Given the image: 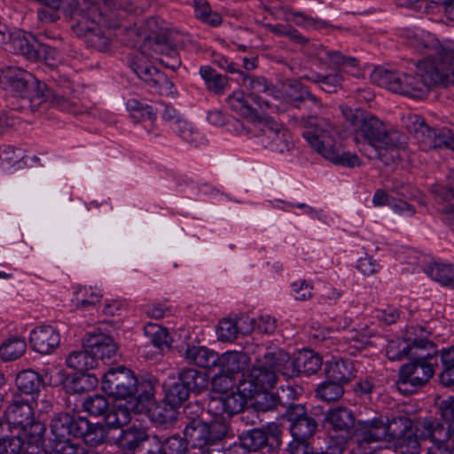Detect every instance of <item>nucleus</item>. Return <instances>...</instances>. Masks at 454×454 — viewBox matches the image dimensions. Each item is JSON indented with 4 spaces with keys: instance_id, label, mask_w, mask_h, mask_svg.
<instances>
[{
    "instance_id": "1",
    "label": "nucleus",
    "mask_w": 454,
    "mask_h": 454,
    "mask_svg": "<svg viewBox=\"0 0 454 454\" xmlns=\"http://www.w3.org/2000/svg\"><path fill=\"white\" fill-rule=\"evenodd\" d=\"M345 120L354 129V141L369 159L383 160L384 152L404 148L406 137L395 129H387L383 121L360 108H342Z\"/></svg>"
},
{
    "instance_id": "2",
    "label": "nucleus",
    "mask_w": 454,
    "mask_h": 454,
    "mask_svg": "<svg viewBox=\"0 0 454 454\" xmlns=\"http://www.w3.org/2000/svg\"><path fill=\"white\" fill-rule=\"evenodd\" d=\"M409 45L425 55L419 60L432 90L454 84V47L442 45L434 35H414Z\"/></svg>"
},
{
    "instance_id": "3",
    "label": "nucleus",
    "mask_w": 454,
    "mask_h": 454,
    "mask_svg": "<svg viewBox=\"0 0 454 454\" xmlns=\"http://www.w3.org/2000/svg\"><path fill=\"white\" fill-rule=\"evenodd\" d=\"M0 82L5 90L27 99L29 107L35 109L49 101L54 107L77 114L76 106L65 97L50 90L40 83L30 73L18 67H7L0 73Z\"/></svg>"
},
{
    "instance_id": "4",
    "label": "nucleus",
    "mask_w": 454,
    "mask_h": 454,
    "mask_svg": "<svg viewBox=\"0 0 454 454\" xmlns=\"http://www.w3.org/2000/svg\"><path fill=\"white\" fill-rule=\"evenodd\" d=\"M307 125L308 130L303 132V137L325 159L343 167L360 166L358 156L343 149L338 130L327 119L312 115L309 117Z\"/></svg>"
},
{
    "instance_id": "5",
    "label": "nucleus",
    "mask_w": 454,
    "mask_h": 454,
    "mask_svg": "<svg viewBox=\"0 0 454 454\" xmlns=\"http://www.w3.org/2000/svg\"><path fill=\"white\" fill-rule=\"evenodd\" d=\"M437 357L431 353H418L411 361L401 366L396 381L397 388L405 395L415 393L426 385L434 373Z\"/></svg>"
},
{
    "instance_id": "6",
    "label": "nucleus",
    "mask_w": 454,
    "mask_h": 454,
    "mask_svg": "<svg viewBox=\"0 0 454 454\" xmlns=\"http://www.w3.org/2000/svg\"><path fill=\"white\" fill-rule=\"evenodd\" d=\"M281 436L282 432L275 424L247 430L239 435V442L234 443L227 450V454H231L240 448L247 452L275 453L281 445Z\"/></svg>"
},
{
    "instance_id": "7",
    "label": "nucleus",
    "mask_w": 454,
    "mask_h": 454,
    "mask_svg": "<svg viewBox=\"0 0 454 454\" xmlns=\"http://www.w3.org/2000/svg\"><path fill=\"white\" fill-rule=\"evenodd\" d=\"M424 329L413 327L407 331L403 339H395L388 341L386 353L389 360L399 361L418 356L419 350H435V345L422 336Z\"/></svg>"
},
{
    "instance_id": "8",
    "label": "nucleus",
    "mask_w": 454,
    "mask_h": 454,
    "mask_svg": "<svg viewBox=\"0 0 454 454\" xmlns=\"http://www.w3.org/2000/svg\"><path fill=\"white\" fill-rule=\"evenodd\" d=\"M101 388L116 399H129L137 390L136 376L130 369L122 365L109 368L102 375Z\"/></svg>"
},
{
    "instance_id": "9",
    "label": "nucleus",
    "mask_w": 454,
    "mask_h": 454,
    "mask_svg": "<svg viewBox=\"0 0 454 454\" xmlns=\"http://www.w3.org/2000/svg\"><path fill=\"white\" fill-rule=\"evenodd\" d=\"M411 119L412 127L410 129L414 132V137L423 151L442 148L454 150V137L450 130L432 129L419 115Z\"/></svg>"
},
{
    "instance_id": "10",
    "label": "nucleus",
    "mask_w": 454,
    "mask_h": 454,
    "mask_svg": "<svg viewBox=\"0 0 454 454\" xmlns=\"http://www.w3.org/2000/svg\"><path fill=\"white\" fill-rule=\"evenodd\" d=\"M72 28L77 36L84 39L88 47L100 52H107L111 50L114 35L111 31L103 30L90 17L82 16L81 19H77Z\"/></svg>"
},
{
    "instance_id": "11",
    "label": "nucleus",
    "mask_w": 454,
    "mask_h": 454,
    "mask_svg": "<svg viewBox=\"0 0 454 454\" xmlns=\"http://www.w3.org/2000/svg\"><path fill=\"white\" fill-rule=\"evenodd\" d=\"M257 124L266 137L265 148L278 154L293 149L292 134L283 123L278 122L270 116L264 115Z\"/></svg>"
},
{
    "instance_id": "12",
    "label": "nucleus",
    "mask_w": 454,
    "mask_h": 454,
    "mask_svg": "<svg viewBox=\"0 0 454 454\" xmlns=\"http://www.w3.org/2000/svg\"><path fill=\"white\" fill-rule=\"evenodd\" d=\"M283 418L290 422L293 438L310 440L317 433V422L308 414L304 405L293 403L283 413Z\"/></svg>"
},
{
    "instance_id": "13",
    "label": "nucleus",
    "mask_w": 454,
    "mask_h": 454,
    "mask_svg": "<svg viewBox=\"0 0 454 454\" xmlns=\"http://www.w3.org/2000/svg\"><path fill=\"white\" fill-rule=\"evenodd\" d=\"M384 418H373L357 420L352 436L358 450H366L373 443L387 442L385 436Z\"/></svg>"
},
{
    "instance_id": "14",
    "label": "nucleus",
    "mask_w": 454,
    "mask_h": 454,
    "mask_svg": "<svg viewBox=\"0 0 454 454\" xmlns=\"http://www.w3.org/2000/svg\"><path fill=\"white\" fill-rule=\"evenodd\" d=\"M83 417L69 412H59L53 415L50 422V429L54 443L67 442L78 438Z\"/></svg>"
},
{
    "instance_id": "15",
    "label": "nucleus",
    "mask_w": 454,
    "mask_h": 454,
    "mask_svg": "<svg viewBox=\"0 0 454 454\" xmlns=\"http://www.w3.org/2000/svg\"><path fill=\"white\" fill-rule=\"evenodd\" d=\"M254 395L257 396L253 405L261 412L278 411L279 408L286 411L295 399V390L293 387L286 386L279 387L276 394L264 391Z\"/></svg>"
},
{
    "instance_id": "16",
    "label": "nucleus",
    "mask_w": 454,
    "mask_h": 454,
    "mask_svg": "<svg viewBox=\"0 0 454 454\" xmlns=\"http://www.w3.org/2000/svg\"><path fill=\"white\" fill-rule=\"evenodd\" d=\"M416 432L422 439H430L433 443L448 442L450 446L454 448L451 427H445L438 419L425 418L419 419L416 426Z\"/></svg>"
},
{
    "instance_id": "17",
    "label": "nucleus",
    "mask_w": 454,
    "mask_h": 454,
    "mask_svg": "<svg viewBox=\"0 0 454 454\" xmlns=\"http://www.w3.org/2000/svg\"><path fill=\"white\" fill-rule=\"evenodd\" d=\"M129 66L141 80L154 89L160 90L163 84L172 86L162 73L145 61L144 51L130 59Z\"/></svg>"
},
{
    "instance_id": "18",
    "label": "nucleus",
    "mask_w": 454,
    "mask_h": 454,
    "mask_svg": "<svg viewBox=\"0 0 454 454\" xmlns=\"http://www.w3.org/2000/svg\"><path fill=\"white\" fill-rule=\"evenodd\" d=\"M41 45L31 34L19 31L12 34L7 43V50L13 54L21 55L30 61L40 59Z\"/></svg>"
},
{
    "instance_id": "19",
    "label": "nucleus",
    "mask_w": 454,
    "mask_h": 454,
    "mask_svg": "<svg viewBox=\"0 0 454 454\" xmlns=\"http://www.w3.org/2000/svg\"><path fill=\"white\" fill-rule=\"evenodd\" d=\"M324 421L329 431L340 434V436L353 432L356 425L354 412L346 407L330 409Z\"/></svg>"
},
{
    "instance_id": "20",
    "label": "nucleus",
    "mask_w": 454,
    "mask_h": 454,
    "mask_svg": "<svg viewBox=\"0 0 454 454\" xmlns=\"http://www.w3.org/2000/svg\"><path fill=\"white\" fill-rule=\"evenodd\" d=\"M29 342L37 353L51 354L60 343V336L51 325L35 327L30 333Z\"/></svg>"
},
{
    "instance_id": "21",
    "label": "nucleus",
    "mask_w": 454,
    "mask_h": 454,
    "mask_svg": "<svg viewBox=\"0 0 454 454\" xmlns=\"http://www.w3.org/2000/svg\"><path fill=\"white\" fill-rule=\"evenodd\" d=\"M83 348H88L97 361L113 357L118 348L114 339L103 333L88 334L83 340Z\"/></svg>"
},
{
    "instance_id": "22",
    "label": "nucleus",
    "mask_w": 454,
    "mask_h": 454,
    "mask_svg": "<svg viewBox=\"0 0 454 454\" xmlns=\"http://www.w3.org/2000/svg\"><path fill=\"white\" fill-rule=\"evenodd\" d=\"M407 73L397 70L376 68L371 75L372 82L394 93L404 96Z\"/></svg>"
},
{
    "instance_id": "23",
    "label": "nucleus",
    "mask_w": 454,
    "mask_h": 454,
    "mask_svg": "<svg viewBox=\"0 0 454 454\" xmlns=\"http://www.w3.org/2000/svg\"><path fill=\"white\" fill-rule=\"evenodd\" d=\"M278 377L275 371L270 369L264 362L262 364L254 366L248 376V389L251 395L260 394L273 388L277 383Z\"/></svg>"
},
{
    "instance_id": "24",
    "label": "nucleus",
    "mask_w": 454,
    "mask_h": 454,
    "mask_svg": "<svg viewBox=\"0 0 454 454\" xmlns=\"http://www.w3.org/2000/svg\"><path fill=\"white\" fill-rule=\"evenodd\" d=\"M405 82L404 96L406 97L415 99H423L427 98L432 90V87L419 61L416 63L414 73H407Z\"/></svg>"
},
{
    "instance_id": "25",
    "label": "nucleus",
    "mask_w": 454,
    "mask_h": 454,
    "mask_svg": "<svg viewBox=\"0 0 454 454\" xmlns=\"http://www.w3.org/2000/svg\"><path fill=\"white\" fill-rule=\"evenodd\" d=\"M246 404L247 400L243 395L231 393L218 398H213L209 403V410H215V413L222 416L231 417L239 413Z\"/></svg>"
},
{
    "instance_id": "26",
    "label": "nucleus",
    "mask_w": 454,
    "mask_h": 454,
    "mask_svg": "<svg viewBox=\"0 0 454 454\" xmlns=\"http://www.w3.org/2000/svg\"><path fill=\"white\" fill-rule=\"evenodd\" d=\"M240 77L243 86L249 90V98L254 103H260L262 95L276 97L278 93L276 87L264 77L245 73H240Z\"/></svg>"
},
{
    "instance_id": "27",
    "label": "nucleus",
    "mask_w": 454,
    "mask_h": 454,
    "mask_svg": "<svg viewBox=\"0 0 454 454\" xmlns=\"http://www.w3.org/2000/svg\"><path fill=\"white\" fill-rule=\"evenodd\" d=\"M4 416L9 425L21 428L32 423L34 411L27 401L14 399L5 411Z\"/></svg>"
},
{
    "instance_id": "28",
    "label": "nucleus",
    "mask_w": 454,
    "mask_h": 454,
    "mask_svg": "<svg viewBox=\"0 0 454 454\" xmlns=\"http://www.w3.org/2000/svg\"><path fill=\"white\" fill-rule=\"evenodd\" d=\"M15 385L20 395L35 399L43 387V379L34 370H24L17 374Z\"/></svg>"
},
{
    "instance_id": "29",
    "label": "nucleus",
    "mask_w": 454,
    "mask_h": 454,
    "mask_svg": "<svg viewBox=\"0 0 454 454\" xmlns=\"http://www.w3.org/2000/svg\"><path fill=\"white\" fill-rule=\"evenodd\" d=\"M263 362L276 374L278 372L288 378L294 377V358L282 349L266 352Z\"/></svg>"
},
{
    "instance_id": "30",
    "label": "nucleus",
    "mask_w": 454,
    "mask_h": 454,
    "mask_svg": "<svg viewBox=\"0 0 454 454\" xmlns=\"http://www.w3.org/2000/svg\"><path fill=\"white\" fill-rule=\"evenodd\" d=\"M184 357L189 364L202 368H215L219 361L216 352L202 346L187 345Z\"/></svg>"
},
{
    "instance_id": "31",
    "label": "nucleus",
    "mask_w": 454,
    "mask_h": 454,
    "mask_svg": "<svg viewBox=\"0 0 454 454\" xmlns=\"http://www.w3.org/2000/svg\"><path fill=\"white\" fill-rule=\"evenodd\" d=\"M249 363V356L245 352L228 351L219 356L216 367L223 374H235L246 369Z\"/></svg>"
},
{
    "instance_id": "32",
    "label": "nucleus",
    "mask_w": 454,
    "mask_h": 454,
    "mask_svg": "<svg viewBox=\"0 0 454 454\" xmlns=\"http://www.w3.org/2000/svg\"><path fill=\"white\" fill-rule=\"evenodd\" d=\"M81 426L78 438L82 439L86 445L94 447L106 442L108 435L106 426L91 423L86 417H83Z\"/></svg>"
},
{
    "instance_id": "33",
    "label": "nucleus",
    "mask_w": 454,
    "mask_h": 454,
    "mask_svg": "<svg viewBox=\"0 0 454 454\" xmlns=\"http://www.w3.org/2000/svg\"><path fill=\"white\" fill-rule=\"evenodd\" d=\"M321 366V357L309 349L300 351L294 357V376H299L301 373L314 374L320 370Z\"/></svg>"
},
{
    "instance_id": "34",
    "label": "nucleus",
    "mask_w": 454,
    "mask_h": 454,
    "mask_svg": "<svg viewBox=\"0 0 454 454\" xmlns=\"http://www.w3.org/2000/svg\"><path fill=\"white\" fill-rule=\"evenodd\" d=\"M325 375L328 380L340 384L348 383L355 378L354 364L349 359H340L326 364Z\"/></svg>"
},
{
    "instance_id": "35",
    "label": "nucleus",
    "mask_w": 454,
    "mask_h": 454,
    "mask_svg": "<svg viewBox=\"0 0 454 454\" xmlns=\"http://www.w3.org/2000/svg\"><path fill=\"white\" fill-rule=\"evenodd\" d=\"M227 104L231 109L237 112L240 116L249 120L254 126L264 115H260L248 103L243 91H234L227 98Z\"/></svg>"
},
{
    "instance_id": "36",
    "label": "nucleus",
    "mask_w": 454,
    "mask_h": 454,
    "mask_svg": "<svg viewBox=\"0 0 454 454\" xmlns=\"http://www.w3.org/2000/svg\"><path fill=\"white\" fill-rule=\"evenodd\" d=\"M150 438L144 429L130 427L122 430L117 440L122 449L135 450L139 454V450Z\"/></svg>"
},
{
    "instance_id": "37",
    "label": "nucleus",
    "mask_w": 454,
    "mask_h": 454,
    "mask_svg": "<svg viewBox=\"0 0 454 454\" xmlns=\"http://www.w3.org/2000/svg\"><path fill=\"white\" fill-rule=\"evenodd\" d=\"M178 380L191 393H194L196 395H199L207 389L208 385L207 375L205 372L193 368L183 369L178 373Z\"/></svg>"
},
{
    "instance_id": "38",
    "label": "nucleus",
    "mask_w": 454,
    "mask_h": 454,
    "mask_svg": "<svg viewBox=\"0 0 454 454\" xmlns=\"http://www.w3.org/2000/svg\"><path fill=\"white\" fill-rule=\"evenodd\" d=\"M98 384V377L93 373L80 372V374L68 375L64 381L67 393H84Z\"/></svg>"
},
{
    "instance_id": "39",
    "label": "nucleus",
    "mask_w": 454,
    "mask_h": 454,
    "mask_svg": "<svg viewBox=\"0 0 454 454\" xmlns=\"http://www.w3.org/2000/svg\"><path fill=\"white\" fill-rule=\"evenodd\" d=\"M385 436L387 442H393L413 428L412 420L406 415L384 419Z\"/></svg>"
},
{
    "instance_id": "40",
    "label": "nucleus",
    "mask_w": 454,
    "mask_h": 454,
    "mask_svg": "<svg viewBox=\"0 0 454 454\" xmlns=\"http://www.w3.org/2000/svg\"><path fill=\"white\" fill-rule=\"evenodd\" d=\"M177 407L171 405L165 399L150 411L151 420L159 426L168 427L177 419Z\"/></svg>"
},
{
    "instance_id": "41",
    "label": "nucleus",
    "mask_w": 454,
    "mask_h": 454,
    "mask_svg": "<svg viewBox=\"0 0 454 454\" xmlns=\"http://www.w3.org/2000/svg\"><path fill=\"white\" fill-rule=\"evenodd\" d=\"M68 367L79 372H85L98 366V362L92 353L84 348V350L73 351L67 357Z\"/></svg>"
},
{
    "instance_id": "42",
    "label": "nucleus",
    "mask_w": 454,
    "mask_h": 454,
    "mask_svg": "<svg viewBox=\"0 0 454 454\" xmlns=\"http://www.w3.org/2000/svg\"><path fill=\"white\" fill-rule=\"evenodd\" d=\"M425 272L441 285L454 289V266L444 263H432L427 266Z\"/></svg>"
},
{
    "instance_id": "43",
    "label": "nucleus",
    "mask_w": 454,
    "mask_h": 454,
    "mask_svg": "<svg viewBox=\"0 0 454 454\" xmlns=\"http://www.w3.org/2000/svg\"><path fill=\"white\" fill-rule=\"evenodd\" d=\"M397 454H419L420 444L413 428L393 441Z\"/></svg>"
},
{
    "instance_id": "44",
    "label": "nucleus",
    "mask_w": 454,
    "mask_h": 454,
    "mask_svg": "<svg viewBox=\"0 0 454 454\" xmlns=\"http://www.w3.org/2000/svg\"><path fill=\"white\" fill-rule=\"evenodd\" d=\"M27 349V343L20 338H12L0 346V357L4 361H13L20 358Z\"/></svg>"
},
{
    "instance_id": "45",
    "label": "nucleus",
    "mask_w": 454,
    "mask_h": 454,
    "mask_svg": "<svg viewBox=\"0 0 454 454\" xmlns=\"http://www.w3.org/2000/svg\"><path fill=\"white\" fill-rule=\"evenodd\" d=\"M283 90L286 97L295 107H300L304 101V97L309 96V90L295 79L286 80L283 84Z\"/></svg>"
},
{
    "instance_id": "46",
    "label": "nucleus",
    "mask_w": 454,
    "mask_h": 454,
    "mask_svg": "<svg viewBox=\"0 0 454 454\" xmlns=\"http://www.w3.org/2000/svg\"><path fill=\"white\" fill-rule=\"evenodd\" d=\"M343 394V385L331 380L321 383L316 389V395L327 403L338 401Z\"/></svg>"
},
{
    "instance_id": "47",
    "label": "nucleus",
    "mask_w": 454,
    "mask_h": 454,
    "mask_svg": "<svg viewBox=\"0 0 454 454\" xmlns=\"http://www.w3.org/2000/svg\"><path fill=\"white\" fill-rule=\"evenodd\" d=\"M194 12L198 20L209 26L217 27L222 23L221 15L213 12L206 0L194 1Z\"/></svg>"
},
{
    "instance_id": "48",
    "label": "nucleus",
    "mask_w": 454,
    "mask_h": 454,
    "mask_svg": "<svg viewBox=\"0 0 454 454\" xmlns=\"http://www.w3.org/2000/svg\"><path fill=\"white\" fill-rule=\"evenodd\" d=\"M108 399L103 395H93L87 396L82 402V409L90 416H104L109 411Z\"/></svg>"
},
{
    "instance_id": "49",
    "label": "nucleus",
    "mask_w": 454,
    "mask_h": 454,
    "mask_svg": "<svg viewBox=\"0 0 454 454\" xmlns=\"http://www.w3.org/2000/svg\"><path fill=\"white\" fill-rule=\"evenodd\" d=\"M123 12L111 9L108 5L104 4L99 8L98 19L96 23L99 27H105L110 31L111 29H119L121 27V14Z\"/></svg>"
},
{
    "instance_id": "50",
    "label": "nucleus",
    "mask_w": 454,
    "mask_h": 454,
    "mask_svg": "<svg viewBox=\"0 0 454 454\" xmlns=\"http://www.w3.org/2000/svg\"><path fill=\"white\" fill-rule=\"evenodd\" d=\"M200 73L210 91L215 94H220L223 91L227 84V78L225 76L217 74L215 70L209 66L201 67Z\"/></svg>"
},
{
    "instance_id": "51",
    "label": "nucleus",
    "mask_w": 454,
    "mask_h": 454,
    "mask_svg": "<svg viewBox=\"0 0 454 454\" xmlns=\"http://www.w3.org/2000/svg\"><path fill=\"white\" fill-rule=\"evenodd\" d=\"M442 372L440 373V381L442 385L450 387L454 385V346L441 352Z\"/></svg>"
},
{
    "instance_id": "52",
    "label": "nucleus",
    "mask_w": 454,
    "mask_h": 454,
    "mask_svg": "<svg viewBox=\"0 0 454 454\" xmlns=\"http://www.w3.org/2000/svg\"><path fill=\"white\" fill-rule=\"evenodd\" d=\"M126 106L131 118L137 122L145 120L153 121L156 119V113L151 106L143 104L135 98L128 100Z\"/></svg>"
},
{
    "instance_id": "53",
    "label": "nucleus",
    "mask_w": 454,
    "mask_h": 454,
    "mask_svg": "<svg viewBox=\"0 0 454 454\" xmlns=\"http://www.w3.org/2000/svg\"><path fill=\"white\" fill-rule=\"evenodd\" d=\"M106 424L112 428H118L127 425L130 420V412L128 408L119 406L111 409L103 416Z\"/></svg>"
},
{
    "instance_id": "54",
    "label": "nucleus",
    "mask_w": 454,
    "mask_h": 454,
    "mask_svg": "<svg viewBox=\"0 0 454 454\" xmlns=\"http://www.w3.org/2000/svg\"><path fill=\"white\" fill-rule=\"evenodd\" d=\"M191 392L179 380L173 383L165 393V400L171 403V405L179 406L188 399Z\"/></svg>"
},
{
    "instance_id": "55",
    "label": "nucleus",
    "mask_w": 454,
    "mask_h": 454,
    "mask_svg": "<svg viewBox=\"0 0 454 454\" xmlns=\"http://www.w3.org/2000/svg\"><path fill=\"white\" fill-rule=\"evenodd\" d=\"M188 442L185 438L175 434L162 442L163 451L165 454H192L191 448H188Z\"/></svg>"
},
{
    "instance_id": "56",
    "label": "nucleus",
    "mask_w": 454,
    "mask_h": 454,
    "mask_svg": "<svg viewBox=\"0 0 454 454\" xmlns=\"http://www.w3.org/2000/svg\"><path fill=\"white\" fill-rule=\"evenodd\" d=\"M145 333L155 347L162 348L168 345L169 336L166 328L156 324H148L145 327Z\"/></svg>"
},
{
    "instance_id": "57",
    "label": "nucleus",
    "mask_w": 454,
    "mask_h": 454,
    "mask_svg": "<svg viewBox=\"0 0 454 454\" xmlns=\"http://www.w3.org/2000/svg\"><path fill=\"white\" fill-rule=\"evenodd\" d=\"M25 446L20 435L0 437V454H21Z\"/></svg>"
},
{
    "instance_id": "58",
    "label": "nucleus",
    "mask_w": 454,
    "mask_h": 454,
    "mask_svg": "<svg viewBox=\"0 0 454 454\" xmlns=\"http://www.w3.org/2000/svg\"><path fill=\"white\" fill-rule=\"evenodd\" d=\"M136 388L135 393L129 399L136 400L137 403L150 402L154 395V387L149 380L139 381L136 377Z\"/></svg>"
},
{
    "instance_id": "59",
    "label": "nucleus",
    "mask_w": 454,
    "mask_h": 454,
    "mask_svg": "<svg viewBox=\"0 0 454 454\" xmlns=\"http://www.w3.org/2000/svg\"><path fill=\"white\" fill-rule=\"evenodd\" d=\"M239 332V330L235 321L223 319L219 322L217 334L220 340L231 342L238 337Z\"/></svg>"
},
{
    "instance_id": "60",
    "label": "nucleus",
    "mask_w": 454,
    "mask_h": 454,
    "mask_svg": "<svg viewBox=\"0 0 454 454\" xmlns=\"http://www.w3.org/2000/svg\"><path fill=\"white\" fill-rule=\"evenodd\" d=\"M45 429V426L40 421L35 420V418L31 424L20 428L24 436L27 438V442H43Z\"/></svg>"
},
{
    "instance_id": "61",
    "label": "nucleus",
    "mask_w": 454,
    "mask_h": 454,
    "mask_svg": "<svg viewBox=\"0 0 454 454\" xmlns=\"http://www.w3.org/2000/svg\"><path fill=\"white\" fill-rule=\"evenodd\" d=\"M53 454H98L96 451L88 450L85 447L73 441L54 443Z\"/></svg>"
},
{
    "instance_id": "62",
    "label": "nucleus",
    "mask_w": 454,
    "mask_h": 454,
    "mask_svg": "<svg viewBox=\"0 0 454 454\" xmlns=\"http://www.w3.org/2000/svg\"><path fill=\"white\" fill-rule=\"evenodd\" d=\"M184 424H192L193 421H205L203 419L204 409L198 402L190 403L184 408Z\"/></svg>"
},
{
    "instance_id": "63",
    "label": "nucleus",
    "mask_w": 454,
    "mask_h": 454,
    "mask_svg": "<svg viewBox=\"0 0 454 454\" xmlns=\"http://www.w3.org/2000/svg\"><path fill=\"white\" fill-rule=\"evenodd\" d=\"M148 44L153 52L160 54V57H164L166 54H168L170 50L176 49L168 42L164 35H160L155 36L153 39H150Z\"/></svg>"
},
{
    "instance_id": "64",
    "label": "nucleus",
    "mask_w": 454,
    "mask_h": 454,
    "mask_svg": "<svg viewBox=\"0 0 454 454\" xmlns=\"http://www.w3.org/2000/svg\"><path fill=\"white\" fill-rule=\"evenodd\" d=\"M287 451L289 454H311L313 447L310 440L293 438L292 442L288 444Z\"/></svg>"
}]
</instances>
